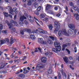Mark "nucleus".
<instances>
[{"label":"nucleus","mask_w":79,"mask_h":79,"mask_svg":"<svg viewBox=\"0 0 79 79\" xmlns=\"http://www.w3.org/2000/svg\"><path fill=\"white\" fill-rule=\"evenodd\" d=\"M24 23L26 25H27V24H28V22L27 20H25Z\"/></svg>","instance_id":"obj_48"},{"label":"nucleus","mask_w":79,"mask_h":79,"mask_svg":"<svg viewBox=\"0 0 79 79\" xmlns=\"http://www.w3.org/2000/svg\"><path fill=\"white\" fill-rule=\"evenodd\" d=\"M18 53L19 54V55H21V54H22V52L21 51H19L18 52Z\"/></svg>","instance_id":"obj_61"},{"label":"nucleus","mask_w":79,"mask_h":79,"mask_svg":"<svg viewBox=\"0 0 79 79\" xmlns=\"http://www.w3.org/2000/svg\"><path fill=\"white\" fill-rule=\"evenodd\" d=\"M28 19L31 23H33V22H34V19L31 16H29V17H28Z\"/></svg>","instance_id":"obj_13"},{"label":"nucleus","mask_w":79,"mask_h":79,"mask_svg":"<svg viewBox=\"0 0 79 79\" xmlns=\"http://www.w3.org/2000/svg\"><path fill=\"white\" fill-rule=\"evenodd\" d=\"M45 15L44 14H41V18H44L45 17Z\"/></svg>","instance_id":"obj_35"},{"label":"nucleus","mask_w":79,"mask_h":79,"mask_svg":"<svg viewBox=\"0 0 79 79\" xmlns=\"http://www.w3.org/2000/svg\"><path fill=\"white\" fill-rule=\"evenodd\" d=\"M48 26L49 29H50V30H52V29H53V26H52V25L51 24H50L49 25H48Z\"/></svg>","instance_id":"obj_21"},{"label":"nucleus","mask_w":79,"mask_h":79,"mask_svg":"<svg viewBox=\"0 0 79 79\" xmlns=\"http://www.w3.org/2000/svg\"><path fill=\"white\" fill-rule=\"evenodd\" d=\"M17 10V8H14L13 9V11L14 12H15V15H16L18 14V12L16 11Z\"/></svg>","instance_id":"obj_18"},{"label":"nucleus","mask_w":79,"mask_h":79,"mask_svg":"<svg viewBox=\"0 0 79 79\" xmlns=\"http://www.w3.org/2000/svg\"><path fill=\"white\" fill-rule=\"evenodd\" d=\"M54 45L56 47L55 48H52V50L54 52L57 53L58 52H60L61 50V47L60 46V43L58 41H56L54 42Z\"/></svg>","instance_id":"obj_1"},{"label":"nucleus","mask_w":79,"mask_h":79,"mask_svg":"<svg viewBox=\"0 0 79 79\" xmlns=\"http://www.w3.org/2000/svg\"><path fill=\"white\" fill-rule=\"evenodd\" d=\"M39 68H43V67L44 66V65H43V64H39Z\"/></svg>","instance_id":"obj_34"},{"label":"nucleus","mask_w":79,"mask_h":79,"mask_svg":"<svg viewBox=\"0 0 79 79\" xmlns=\"http://www.w3.org/2000/svg\"><path fill=\"white\" fill-rule=\"evenodd\" d=\"M54 27H57V28H60V23L59 22L56 21L54 22Z\"/></svg>","instance_id":"obj_6"},{"label":"nucleus","mask_w":79,"mask_h":79,"mask_svg":"<svg viewBox=\"0 0 79 79\" xmlns=\"http://www.w3.org/2000/svg\"><path fill=\"white\" fill-rule=\"evenodd\" d=\"M6 23L7 24L8 26H9V29H12V31H13L14 32H16V29H15V28L14 27L13 28V24H12V23H9V22L7 20L6 21Z\"/></svg>","instance_id":"obj_3"},{"label":"nucleus","mask_w":79,"mask_h":79,"mask_svg":"<svg viewBox=\"0 0 79 79\" xmlns=\"http://www.w3.org/2000/svg\"><path fill=\"white\" fill-rule=\"evenodd\" d=\"M6 41L7 43H10V41L8 38L6 39Z\"/></svg>","instance_id":"obj_44"},{"label":"nucleus","mask_w":79,"mask_h":79,"mask_svg":"<svg viewBox=\"0 0 79 79\" xmlns=\"http://www.w3.org/2000/svg\"><path fill=\"white\" fill-rule=\"evenodd\" d=\"M62 34L63 35H66L67 32L65 29H62V30H60L58 32V35L59 36H61Z\"/></svg>","instance_id":"obj_4"},{"label":"nucleus","mask_w":79,"mask_h":79,"mask_svg":"<svg viewBox=\"0 0 79 79\" xmlns=\"http://www.w3.org/2000/svg\"><path fill=\"white\" fill-rule=\"evenodd\" d=\"M65 10H64V11L65 13L66 14V15H68L69 13H68V11H69L68 10V8L67 6H66L65 7Z\"/></svg>","instance_id":"obj_10"},{"label":"nucleus","mask_w":79,"mask_h":79,"mask_svg":"<svg viewBox=\"0 0 79 79\" xmlns=\"http://www.w3.org/2000/svg\"><path fill=\"white\" fill-rule=\"evenodd\" d=\"M34 13L36 15H39V13L37 11H35Z\"/></svg>","instance_id":"obj_41"},{"label":"nucleus","mask_w":79,"mask_h":79,"mask_svg":"<svg viewBox=\"0 0 79 79\" xmlns=\"http://www.w3.org/2000/svg\"><path fill=\"white\" fill-rule=\"evenodd\" d=\"M73 8L74 10H75V11H77V10L78 8L77 7L74 6L73 7Z\"/></svg>","instance_id":"obj_42"},{"label":"nucleus","mask_w":79,"mask_h":79,"mask_svg":"<svg viewBox=\"0 0 79 79\" xmlns=\"http://www.w3.org/2000/svg\"><path fill=\"white\" fill-rule=\"evenodd\" d=\"M3 33H4V34H6V31L5 30H3L2 31Z\"/></svg>","instance_id":"obj_60"},{"label":"nucleus","mask_w":79,"mask_h":79,"mask_svg":"<svg viewBox=\"0 0 79 79\" xmlns=\"http://www.w3.org/2000/svg\"><path fill=\"white\" fill-rule=\"evenodd\" d=\"M48 74H52V69H48Z\"/></svg>","instance_id":"obj_29"},{"label":"nucleus","mask_w":79,"mask_h":79,"mask_svg":"<svg viewBox=\"0 0 79 79\" xmlns=\"http://www.w3.org/2000/svg\"><path fill=\"white\" fill-rule=\"evenodd\" d=\"M24 58L22 59L21 60H22V61H23V60H25V59L26 58V56H24Z\"/></svg>","instance_id":"obj_49"},{"label":"nucleus","mask_w":79,"mask_h":79,"mask_svg":"<svg viewBox=\"0 0 79 79\" xmlns=\"http://www.w3.org/2000/svg\"><path fill=\"white\" fill-rule=\"evenodd\" d=\"M68 26L70 29H72V30H74L73 31L74 33L73 36H74V35H76V33H77V30L76 29H75V25L70 23L69 24Z\"/></svg>","instance_id":"obj_2"},{"label":"nucleus","mask_w":79,"mask_h":79,"mask_svg":"<svg viewBox=\"0 0 79 79\" xmlns=\"http://www.w3.org/2000/svg\"><path fill=\"white\" fill-rule=\"evenodd\" d=\"M45 19L46 21H48V18H45Z\"/></svg>","instance_id":"obj_62"},{"label":"nucleus","mask_w":79,"mask_h":79,"mask_svg":"<svg viewBox=\"0 0 79 79\" xmlns=\"http://www.w3.org/2000/svg\"><path fill=\"white\" fill-rule=\"evenodd\" d=\"M0 29H3V25L0 24Z\"/></svg>","instance_id":"obj_47"},{"label":"nucleus","mask_w":79,"mask_h":79,"mask_svg":"<svg viewBox=\"0 0 79 79\" xmlns=\"http://www.w3.org/2000/svg\"><path fill=\"white\" fill-rule=\"evenodd\" d=\"M39 66H37L36 67V69H37V70H39Z\"/></svg>","instance_id":"obj_64"},{"label":"nucleus","mask_w":79,"mask_h":79,"mask_svg":"<svg viewBox=\"0 0 79 79\" xmlns=\"http://www.w3.org/2000/svg\"><path fill=\"white\" fill-rule=\"evenodd\" d=\"M48 43L49 44H53V41L52 40H48Z\"/></svg>","instance_id":"obj_30"},{"label":"nucleus","mask_w":79,"mask_h":79,"mask_svg":"<svg viewBox=\"0 0 79 79\" xmlns=\"http://www.w3.org/2000/svg\"><path fill=\"white\" fill-rule=\"evenodd\" d=\"M16 52V51H14V52L12 53L10 55V56H12L14 55V53Z\"/></svg>","instance_id":"obj_50"},{"label":"nucleus","mask_w":79,"mask_h":79,"mask_svg":"<svg viewBox=\"0 0 79 79\" xmlns=\"http://www.w3.org/2000/svg\"><path fill=\"white\" fill-rule=\"evenodd\" d=\"M74 16L75 17L76 16L75 18L76 19H77V20H79V14H78L75 13L74 14Z\"/></svg>","instance_id":"obj_9"},{"label":"nucleus","mask_w":79,"mask_h":79,"mask_svg":"<svg viewBox=\"0 0 79 79\" xmlns=\"http://www.w3.org/2000/svg\"><path fill=\"white\" fill-rule=\"evenodd\" d=\"M68 33H69V34H70V35H72V34H73V31H72V30L71 29L69 30L68 31Z\"/></svg>","instance_id":"obj_15"},{"label":"nucleus","mask_w":79,"mask_h":79,"mask_svg":"<svg viewBox=\"0 0 79 79\" xmlns=\"http://www.w3.org/2000/svg\"><path fill=\"white\" fill-rule=\"evenodd\" d=\"M13 12H14V11H13V9H10V14H12V13H13Z\"/></svg>","instance_id":"obj_38"},{"label":"nucleus","mask_w":79,"mask_h":79,"mask_svg":"<svg viewBox=\"0 0 79 79\" xmlns=\"http://www.w3.org/2000/svg\"><path fill=\"white\" fill-rule=\"evenodd\" d=\"M69 4L70 6H73V3L72 2H71Z\"/></svg>","instance_id":"obj_63"},{"label":"nucleus","mask_w":79,"mask_h":79,"mask_svg":"<svg viewBox=\"0 0 79 79\" xmlns=\"http://www.w3.org/2000/svg\"><path fill=\"white\" fill-rule=\"evenodd\" d=\"M43 40V39H42V38H39L38 39V42H39V44H41Z\"/></svg>","instance_id":"obj_20"},{"label":"nucleus","mask_w":79,"mask_h":79,"mask_svg":"<svg viewBox=\"0 0 79 79\" xmlns=\"http://www.w3.org/2000/svg\"><path fill=\"white\" fill-rule=\"evenodd\" d=\"M49 38H50V39H52V40H55H55H56V39H57V38H56V37H55H55H54L53 36H49Z\"/></svg>","instance_id":"obj_17"},{"label":"nucleus","mask_w":79,"mask_h":79,"mask_svg":"<svg viewBox=\"0 0 79 79\" xmlns=\"http://www.w3.org/2000/svg\"><path fill=\"white\" fill-rule=\"evenodd\" d=\"M16 17H17V15H16L14 16V20H15V19H16Z\"/></svg>","instance_id":"obj_51"},{"label":"nucleus","mask_w":79,"mask_h":79,"mask_svg":"<svg viewBox=\"0 0 79 79\" xmlns=\"http://www.w3.org/2000/svg\"><path fill=\"white\" fill-rule=\"evenodd\" d=\"M3 13L4 15V16H5V17H8V16H9L8 13L7 12H3Z\"/></svg>","instance_id":"obj_23"},{"label":"nucleus","mask_w":79,"mask_h":79,"mask_svg":"<svg viewBox=\"0 0 79 79\" xmlns=\"http://www.w3.org/2000/svg\"><path fill=\"white\" fill-rule=\"evenodd\" d=\"M14 42H15L14 40L13 39V37H11L10 38V44H13Z\"/></svg>","instance_id":"obj_19"},{"label":"nucleus","mask_w":79,"mask_h":79,"mask_svg":"<svg viewBox=\"0 0 79 79\" xmlns=\"http://www.w3.org/2000/svg\"><path fill=\"white\" fill-rule=\"evenodd\" d=\"M65 50L66 51H67L68 53L69 54H70V51H69V49L66 48L65 49Z\"/></svg>","instance_id":"obj_45"},{"label":"nucleus","mask_w":79,"mask_h":79,"mask_svg":"<svg viewBox=\"0 0 79 79\" xmlns=\"http://www.w3.org/2000/svg\"><path fill=\"white\" fill-rule=\"evenodd\" d=\"M17 48H13V50H15V51H16L18 50Z\"/></svg>","instance_id":"obj_46"},{"label":"nucleus","mask_w":79,"mask_h":79,"mask_svg":"<svg viewBox=\"0 0 79 79\" xmlns=\"http://www.w3.org/2000/svg\"><path fill=\"white\" fill-rule=\"evenodd\" d=\"M41 6H40L39 7H38V8L37 9V11H40V10H41Z\"/></svg>","instance_id":"obj_27"},{"label":"nucleus","mask_w":79,"mask_h":79,"mask_svg":"<svg viewBox=\"0 0 79 79\" xmlns=\"http://www.w3.org/2000/svg\"><path fill=\"white\" fill-rule=\"evenodd\" d=\"M1 73H4V74H6V73H7V71L6 70H4V71H2L1 72Z\"/></svg>","instance_id":"obj_43"},{"label":"nucleus","mask_w":79,"mask_h":79,"mask_svg":"<svg viewBox=\"0 0 79 79\" xmlns=\"http://www.w3.org/2000/svg\"><path fill=\"white\" fill-rule=\"evenodd\" d=\"M60 72H61V73L62 74H63V73H64V70H63V69H61V70L60 71Z\"/></svg>","instance_id":"obj_52"},{"label":"nucleus","mask_w":79,"mask_h":79,"mask_svg":"<svg viewBox=\"0 0 79 79\" xmlns=\"http://www.w3.org/2000/svg\"><path fill=\"white\" fill-rule=\"evenodd\" d=\"M34 19L35 21H39V20H38V19L36 18V17H35V16H34Z\"/></svg>","instance_id":"obj_57"},{"label":"nucleus","mask_w":79,"mask_h":79,"mask_svg":"<svg viewBox=\"0 0 79 79\" xmlns=\"http://www.w3.org/2000/svg\"><path fill=\"white\" fill-rule=\"evenodd\" d=\"M51 7V6L49 4H47V6L46 7V10H48Z\"/></svg>","instance_id":"obj_16"},{"label":"nucleus","mask_w":79,"mask_h":79,"mask_svg":"<svg viewBox=\"0 0 79 79\" xmlns=\"http://www.w3.org/2000/svg\"><path fill=\"white\" fill-rule=\"evenodd\" d=\"M37 30H36V31L34 30L32 32L33 33H37Z\"/></svg>","instance_id":"obj_55"},{"label":"nucleus","mask_w":79,"mask_h":79,"mask_svg":"<svg viewBox=\"0 0 79 79\" xmlns=\"http://www.w3.org/2000/svg\"><path fill=\"white\" fill-rule=\"evenodd\" d=\"M15 21L13 20H10V22L11 23H13L14 24V23L15 22Z\"/></svg>","instance_id":"obj_58"},{"label":"nucleus","mask_w":79,"mask_h":79,"mask_svg":"<svg viewBox=\"0 0 79 79\" xmlns=\"http://www.w3.org/2000/svg\"><path fill=\"white\" fill-rule=\"evenodd\" d=\"M69 59L70 60H73V58L72 56H70L69 57Z\"/></svg>","instance_id":"obj_56"},{"label":"nucleus","mask_w":79,"mask_h":79,"mask_svg":"<svg viewBox=\"0 0 79 79\" xmlns=\"http://www.w3.org/2000/svg\"><path fill=\"white\" fill-rule=\"evenodd\" d=\"M56 16H57V17H60V16H61V14H56Z\"/></svg>","instance_id":"obj_54"},{"label":"nucleus","mask_w":79,"mask_h":79,"mask_svg":"<svg viewBox=\"0 0 79 79\" xmlns=\"http://www.w3.org/2000/svg\"><path fill=\"white\" fill-rule=\"evenodd\" d=\"M62 75H63V76H64V77H65V78H66V77H67V76H66V73H63V74Z\"/></svg>","instance_id":"obj_39"},{"label":"nucleus","mask_w":79,"mask_h":79,"mask_svg":"<svg viewBox=\"0 0 79 79\" xmlns=\"http://www.w3.org/2000/svg\"><path fill=\"white\" fill-rule=\"evenodd\" d=\"M58 77L59 79H61V73H59L58 74Z\"/></svg>","instance_id":"obj_28"},{"label":"nucleus","mask_w":79,"mask_h":79,"mask_svg":"<svg viewBox=\"0 0 79 79\" xmlns=\"http://www.w3.org/2000/svg\"><path fill=\"white\" fill-rule=\"evenodd\" d=\"M68 47V45L66 44H64L62 45V50L64 51L65 50L66 47Z\"/></svg>","instance_id":"obj_14"},{"label":"nucleus","mask_w":79,"mask_h":79,"mask_svg":"<svg viewBox=\"0 0 79 79\" xmlns=\"http://www.w3.org/2000/svg\"><path fill=\"white\" fill-rule=\"evenodd\" d=\"M58 7H54V10H56V11L58 10Z\"/></svg>","instance_id":"obj_59"},{"label":"nucleus","mask_w":79,"mask_h":79,"mask_svg":"<svg viewBox=\"0 0 79 79\" xmlns=\"http://www.w3.org/2000/svg\"><path fill=\"white\" fill-rule=\"evenodd\" d=\"M36 1V0H29L28 1V3L27 4V5H28L29 6H30V5H31L32 4V2H35Z\"/></svg>","instance_id":"obj_7"},{"label":"nucleus","mask_w":79,"mask_h":79,"mask_svg":"<svg viewBox=\"0 0 79 79\" xmlns=\"http://www.w3.org/2000/svg\"><path fill=\"white\" fill-rule=\"evenodd\" d=\"M27 18L26 17H25L24 15H23L20 17V21H19V24L21 25V24H23V21H24V19H26Z\"/></svg>","instance_id":"obj_5"},{"label":"nucleus","mask_w":79,"mask_h":79,"mask_svg":"<svg viewBox=\"0 0 79 79\" xmlns=\"http://www.w3.org/2000/svg\"><path fill=\"white\" fill-rule=\"evenodd\" d=\"M5 66V64H4L1 66L0 69H2V68H3Z\"/></svg>","instance_id":"obj_37"},{"label":"nucleus","mask_w":79,"mask_h":79,"mask_svg":"<svg viewBox=\"0 0 79 79\" xmlns=\"http://www.w3.org/2000/svg\"><path fill=\"white\" fill-rule=\"evenodd\" d=\"M30 38L31 39H35V36L31 35L30 36Z\"/></svg>","instance_id":"obj_25"},{"label":"nucleus","mask_w":79,"mask_h":79,"mask_svg":"<svg viewBox=\"0 0 79 79\" xmlns=\"http://www.w3.org/2000/svg\"><path fill=\"white\" fill-rule=\"evenodd\" d=\"M25 32L24 31V30H23V31L21 30L20 31V34H21L22 35H24V32Z\"/></svg>","instance_id":"obj_32"},{"label":"nucleus","mask_w":79,"mask_h":79,"mask_svg":"<svg viewBox=\"0 0 79 79\" xmlns=\"http://www.w3.org/2000/svg\"><path fill=\"white\" fill-rule=\"evenodd\" d=\"M50 53V52L48 51L47 52L44 53V54L45 55H46V56H48V55H49Z\"/></svg>","instance_id":"obj_31"},{"label":"nucleus","mask_w":79,"mask_h":79,"mask_svg":"<svg viewBox=\"0 0 79 79\" xmlns=\"http://www.w3.org/2000/svg\"><path fill=\"white\" fill-rule=\"evenodd\" d=\"M60 28H57L56 27V28H55V30L54 31V33H55L56 34L59 30H60Z\"/></svg>","instance_id":"obj_22"},{"label":"nucleus","mask_w":79,"mask_h":79,"mask_svg":"<svg viewBox=\"0 0 79 79\" xmlns=\"http://www.w3.org/2000/svg\"><path fill=\"white\" fill-rule=\"evenodd\" d=\"M28 72H29V71H28L27 70H25L23 71V73H24L25 74H27V73H28Z\"/></svg>","instance_id":"obj_40"},{"label":"nucleus","mask_w":79,"mask_h":79,"mask_svg":"<svg viewBox=\"0 0 79 79\" xmlns=\"http://www.w3.org/2000/svg\"><path fill=\"white\" fill-rule=\"evenodd\" d=\"M74 50H75L74 51L75 53H76V52H77V47H74Z\"/></svg>","instance_id":"obj_36"},{"label":"nucleus","mask_w":79,"mask_h":79,"mask_svg":"<svg viewBox=\"0 0 79 79\" xmlns=\"http://www.w3.org/2000/svg\"><path fill=\"white\" fill-rule=\"evenodd\" d=\"M19 77H25V75L23 74H20L19 75Z\"/></svg>","instance_id":"obj_33"},{"label":"nucleus","mask_w":79,"mask_h":79,"mask_svg":"<svg viewBox=\"0 0 79 79\" xmlns=\"http://www.w3.org/2000/svg\"><path fill=\"white\" fill-rule=\"evenodd\" d=\"M6 43V41L5 40H1V44H5V43Z\"/></svg>","instance_id":"obj_24"},{"label":"nucleus","mask_w":79,"mask_h":79,"mask_svg":"<svg viewBox=\"0 0 79 79\" xmlns=\"http://www.w3.org/2000/svg\"><path fill=\"white\" fill-rule=\"evenodd\" d=\"M46 59L47 58L45 57H42L41 59V61L42 63H46V61H47L46 60Z\"/></svg>","instance_id":"obj_11"},{"label":"nucleus","mask_w":79,"mask_h":79,"mask_svg":"<svg viewBox=\"0 0 79 79\" xmlns=\"http://www.w3.org/2000/svg\"><path fill=\"white\" fill-rule=\"evenodd\" d=\"M41 44L43 45H45L47 44V42H46V41H44L42 40V42H41Z\"/></svg>","instance_id":"obj_26"},{"label":"nucleus","mask_w":79,"mask_h":79,"mask_svg":"<svg viewBox=\"0 0 79 79\" xmlns=\"http://www.w3.org/2000/svg\"><path fill=\"white\" fill-rule=\"evenodd\" d=\"M14 24H15V26H18V23H17L16 22V21L14 23Z\"/></svg>","instance_id":"obj_53"},{"label":"nucleus","mask_w":79,"mask_h":79,"mask_svg":"<svg viewBox=\"0 0 79 79\" xmlns=\"http://www.w3.org/2000/svg\"><path fill=\"white\" fill-rule=\"evenodd\" d=\"M23 31H24L27 32L28 33H31V32H32L31 30L30 29L25 28V29H23Z\"/></svg>","instance_id":"obj_8"},{"label":"nucleus","mask_w":79,"mask_h":79,"mask_svg":"<svg viewBox=\"0 0 79 79\" xmlns=\"http://www.w3.org/2000/svg\"><path fill=\"white\" fill-rule=\"evenodd\" d=\"M63 59L65 63H68L69 61H68V58H67V57H63Z\"/></svg>","instance_id":"obj_12"}]
</instances>
